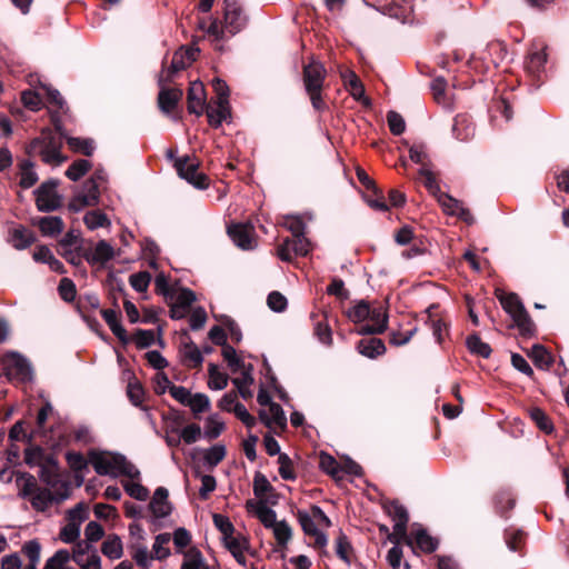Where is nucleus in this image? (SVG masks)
<instances>
[{"instance_id": "obj_52", "label": "nucleus", "mask_w": 569, "mask_h": 569, "mask_svg": "<svg viewBox=\"0 0 569 569\" xmlns=\"http://www.w3.org/2000/svg\"><path fill=\"white\" fill-rule=\"evenodd\" d=\"M320 469L332 477H339L341 467L339 462L328 453L320 455L319 461Z\"/></svg>"}, {"instance_id": "obj_27", "label": "nucleus", "mask_w": 569, "mask_h": 569, "mask_svg": "<svg viewBox=\"0 0 569 569\" xmlns=\"http://www.w3.org/2000/svg\"><path fill=\"white\" fill-rule=\"evenodd\" d=\"M164 83L161 86L163 87ZM182 97V91L179 89H164L162 88L158 96L159 108L164 113H170Z\"/></svg>"}, {"instance_id": "obj_21", "label": "nucleus", "mask_w": 569, "mask_h": 569, "mask_svg": "<svg viewBox=\"0 0 569 569\" xmlns=\"http://www.w3.org/2000/svg\"><path fill=\"white\" fill-rule=\"evenodd\" d=\"M181 361L188 368H199L203 362V356L197 345L189 340L180 347Z\"/></svg>"}, {"instance_id": "obj_17", "label": "nucleus", "mask_w": 569, "mask_h": 569, "mask_svg": "<svg viewBox=\"0 0 569 569\" xmlns=\"http://www.w3.org/2000/svg\"><path fill=\"white\" fill-rule=\"evenodd\" d=\"M206 107L204 87L201 82L194 81L188 90V111L201 116Z\"/></svg>"}, {"instance_id": "obj_26", "label": "nucleus", "mask_w": 569, "mask_h": 569, "mask_svg": "<svg viewBox=\"0 0 569 569\" xmlns=\"http://www.w3.org/2000/svg\"><path fill=\"white\" fill-rule=\"evenodd\" d=\"M452 132L456 139L460 141H468L475 136V126L468 116L458 114L455 118Z\"/></svg>"}, {"instance_id": "obj_23", "label": "nucleus", "mask_w": 569, "mask_h": 569, "mask_svg": "<svg viewBox=\"0 0 569 569\" xmlns=\"http://www.w3.org/2000/svg\"><path fill=\"white\" fill-rule=\"evenodd\" d=\"M206 113L210 126L218 128L230 118V106L227 102L216 101V104H207Z\"/></svg>"}, {"instance_id": "obj_54", "label": "nucleus", "mask_w": 569, "mask_h": 569, "mask_svg": "<svg viewBox=\"0 0 569 569\" xmlns=\"http://www.w3.org/2000/svg\"><path fill=\"white\" fill-rule=\"evenodd\" d=\"M530 417L537 425V427L546 433H550L553 430V425L549 417L539 408H533L530 411Z\"/></svg>"}, {"instance_id": "obj_19", "label": "nucleus", "mask_w": 569, "mask_h": 569, "mask_svg": "<svg viewBox=\"0 0 569 569\" xmlns=\"http://www.w3.org/2000/svg\"><path fill=\"white\" fill-rule=\"evenodd\" d=\"M168 490L163 487L156 489L149 503V508L156 518H164L171 512V505L168 500Z\"/></svg>"}, {"instance_id": "obj_14", "label": "nucleus", "mask_w": 569, "mask_h": 569, "mask_svg": "<svg viewBox=\"0 0 569 569\" xmlns=\"http://www.w3.org/2000/svg\"><path fill=\"white\" fill-rule=\"evenodd\" d=\"M297 517L299 523L303 530V532L312 537L315 539V546L318 548H323L328 543L327 536L322 532V530L318 527V525L313 521L311 516L306 510H298Z\"/></svg>"}, {"instance_id": "obj_55", "label": "nucleus", "mask_w": 569, "mask_h": 569, "mask_svg": "<svg viewBox=\"0 0 569 569\" xmlns=\"http://www.w3.org/2000/svg\"><path fill=\"white\" fill-rule=\"evenodd\" d=\"M181 569H208L201 553L197 550H191L186 553Z\"/></svg>"}, {"instance_id": "obj_64", "label": "nucleus", "mask_w": 569, "mask_h": 569, "mask_svg": "<svg viewBox=\"0 0 569 569\" xmlns=\"http://www.w3.org/2000/svg\"><path fill=\"white\" fill-rule=\"evenodd\" d=\"M387 121H388V126H389L390 131L395 136H400V134H402L405 132V130H406L405 120L396 111H389L388 112Z\"/></svg>"}, {"instance_id": "obj_11", "label": "nucleus", "mask_w": 569, "mask_h": 569, "mask_svg": "<svg viewBox=\"0 0 569 569\" xmlns=\"http://www.w3.org/2000/svg\"><path fill=\"white\" fill-rule=\"evenodd\" d=\"M228 234L233 243L242 250H251L256 246L253 228L249 224H232L228 228Z\"/></svg>"}, {"instance_id": "obj_56", "label": "nucleus", "mask_w": 569, "mask_h": 569, "mask_svg": "<svg viewBox=\"0 0 569 569\" xmlns=\"http://www.w3.org/2000/svg\"><path fill=\"white\" fill-rule=\"evenodd\" d=\"M126 492L133 499L144 501L149 497V490L136 481L123 482Z\"/></svg>"}, {"instance_id": "obj_8", "label": "nucleus", "mask_w": 569, "mask_h": 569, "mask_svg": "<svg viewBox=\"0 0 569 569\" xmlns=\"http://www.w3.org/2000/svg\"><path fill=\"white\" fill-rule=\"evenodd\" d=\"M199 163L189 157L178 158L174 161V168L180 178L188 181L197 189H207L209 179L204 173L198 171Z\"/></svg>"}, {"instance_id": "obj_15", "label": "nucleus", "mask_w": 569, "mask_h": 569, "mask_svg": "<svg viewBox=\"0 0 569 569\" xmlns=\"http://www.w3.org/2000/svg\"><path fill=\"white\" fill-rule=\"evenodd\" d=\"M406 539V542L408 546H413V542L416 543V546L422 551V552H426V553H431L433 551L437 550L438 546H439V541L437 538L432 537L429 535V532L422 528V527H417L415 528L412 531H411V536Z\"/></svg>"}, {"instance_id": "obj_60", "label": "nucleus", "mask_w": 569, "mask_h": 569, "mask_svg": "<svg viewBox=\"0 0 569 569\" xmlns=\"http://www.w3.org/2000/svg\"><path fill=\"white\" fill-rule=\"evenodd\" d=\"M58 291L62 300L72 302L76 299L77 290L73 281L69 278H62L58 286Z\"/></svg>"}, {"instance_id": "obj_59", "label": "nucleus", "mask_w": 569, "mask_h": 569, "mask_svg": "<svg viewBox=\"0 0 569 569\" xmlns=\"http://www.w3.org/2000/svg\"><path fill=\"white\" fill-rule=\"evenodd\" d=\"M150 281L151 276L148 271L133 273L129 278L131 287L138 292H144L148 289Z\"/></svg>"}, {"instance_id": "obj_22", "label": "nucleus", "mask_w": 569, "mask_h": 569, "mask_svg": "<svg viewBox=\"0 0 569 569\" xmlns=\"http://www.w3.org/2000/svg\"><path fill=\"white\" fill-rule=\"evenodd\" d=\"M224 545L227 549L231 552L236 561L240 566L246 567L247 559L244 553L250 548L249 540L243 535H237L234 538H230V540Z\"/></svg>"}, {"instance_id": "obj_43", "label": "nucleus", "mask_w": 569, "mask_h": 569, "mask_svg": "<svg viewBox=\"0 0 569 569\" xmlns=\"http://www.w3.org/2000/svg\"><path fill=\"white\" fill-rule=\"evenodd\" d=\"M90 161L86 159H78L69 166L66 171V176L72 181H78L90 170Z\"/></svg>"}, {"instance_id": "obj_31", "label": "nucleus", "mask_w": 569, "mask_h": 569, "mask_svg": "<svg viewBox=\"0 0 569 569\" xmlns=\"http://www.w3.org/2000/svg\"><path fill=\"white\" fill-rule=\"evenodd\" d=\"M10 242L16 249L22 250L34 242V234L27 228L17 227L10 232Z\"/></svg>"}, {"instance_id": "obj_9", "label": "nucleus", "mask_w": 569, "mask_h": 569, "mask_svg": "<svg viewBox=\"0 0 569 569\" xmlns=\"http://www.w3.org/2000/svg\"><path fill=\"white\" fill-rule=\"evenodd\" d=\"M58 181L43 182L36 191V204L39 211H54L61 206V197L57 192Z\"/></svg>"}, {"instance_id": "obj_4", "label": "nucleus", "mask_w": 569, "mask_h": 569, "mask_svg": "<svg viewBox=\"0 0 569 569\" xmlns=\"http://www.w3.org/2000/svg\"><path fill=\"white\" fill-rule=\"evenodd\" d=\"M61 137H57L51 129H42L41 134L34 138L27 147L31 157L39 156L46 164L58 167L67 160L61 153Z\"/></svg>"}, {"instance_id": "obj_13", "label": "nucleus", "mask_w": 569, "mask_h": 569, "mask_svg": "<svg viewBox=\"0 0 569 569\" xmlns=\"http://www.w3.org/2000/svg\"><path fill=\"white\" fill-rule=\"evenodd\" d=\"M326 69L319 62H310L303 68V84L306 92L322 90Z\"/></svg>"}, {"instance_id": "obj_5", "label": "nucleus", "mask_w": 569, "mask_h": 569, "mask_svg": "<svg viewBox=\"0 0 569 569\" xmlns=\"http://www.w3.org/2000/svg\"><path fill=\"white\" fill-rule=\"evenodd\" d=\"M3 370L10 380L19 382L30 381L32 379V368L27 358L18 352H7L1 360Z\"/></svg>"}, {"instance_id": "obj_2", "label": "nucleus", "mask_w": 569, "mask_h": 569, "mask_svg": "<svg viewBox=\"0 0 569 569\" xmlns=\"http://www.w3.org/2000/svg\"><path fill=\"white\" fill-rule=\"evenodd\" d=\"M247 24V16L244 14L238 0H224L223 23L217 19L204 29L201 23L200 28L214 41H223L240 32Z\"/></svg>"}, {"instance_id": "obj_39", "label": "nucleus", "mask_w": 569, "mask_h": 569, "mask_svg": "<svg viewBox=\"0 0 569 569\" xmlns=\"http://www.w3.org/2000/svg\"><path fill=\"white\" fill-rule=\"evenodd\" d=\"M371 308L368 302L361 300L347 311V317L355 323H360L369 318Z\"/></svg>"}, {"instance_id": "obj_41", "label": "nucleus", "mask_w": 569, "mask_h": 569, "mask_svg": "<svg viewBox=\"0 0 569 569\" xmlns=\"http://www.w3.org/2000/svg\"><path fill=\"white\" fill-rule=\"evenodd\" d=\"M529 357L533 363L540 369H548L551 365V355L547 349L540 345H535L531 348Z\"/></svg>"}, {"instance_id": "obj_62", "label": "nucleus", "mask_w": 569, "mask_h": 569, "mask_svg": "<svg viewBox=\"0 0 569 569\" xmlns=\"http://www.w3.org/2000/svg\"><path fill=\"white\" fill-rule=\"evenodd\" d=\"M68 522L81 527V523L88 518V508L84 503L80 502L74 508L70 509L67 515Z\"/></svg>"}, {"instance_id": "obj_30", "label": "nucleus", "mask_w": 569, "mask_h": 569, "mask_svg": "<svg viewBox=\"0 0 569 569\" xmlns=\"http://www.w3.org/2000/svg\"><path fill=\"white\" fill-rule=\"evenodd\" d=\"M114 256L113 248L104 240L99 241L92 252L87 256L90 263H106Z\"/></svg>"}, {"instance_id": "obj_50", "label": "nucleus", "mask_w": 569, "mask_h": 569, "mask_svg": "<svg viewBox=\"0 0 569 569\" xmlns=\"http://www.w3.org/2000/svg\"><path fill=\"white\" fill-rule=\"evenodd\" d=\"M222 357L232 372L246 369L244 362L237 356V351L233 347L226 345L222 349Z\"/></svg>"}, {"instance_id": "obj_28", "label": "nucleus", "mask_w": 569, "mask_h": 569, "mask_svg": "<svg viewBox=\"0 0 569 569\" xmlns=\"http://www.w3.org/2000/svg\"><path fill=\"white\" fill-rule=\"evenodd\" d=\"M357 350L365 357L376 358L386 352V346L379 338L361 339L357 346Z\"/></svg>"}, {"instance_id": "obj_6", "label": "nucleus", "mask_w": 569, "mask_h": 569, "mask_svg": "<svg viewBox=\"0 0 569 569\" xmlns=\"http://www.w3.org/2000/svg\"><path fill=\"white\" fill-rule=\"evenodd\" d=\"M199 53V49L197 48H180L174 52L171 63L167 69H163L159 76V86L171 81L172 77L184 70L188 66H190Z\"/></svg>"}, {"instance_id": "obj_47", "label": "nucleus", "mask_w": 569, "mask_h": 569, "mask_svg": "<svg viewBox=\"0 0 569 569\" xmlns=\"http://www.w3.org/2000/svg\"><path fill=\"white\" fill-rule=\"evenodd\" d=\"M83 221L90 230L108 226V217L100 210H92L84 214Z\"/></svg>"}, {"instance_id": "obj_44", "label": "nucleus", "mask_w": 569, "mask_h": 569, "mask_svg": "<svg viewBox=\"0 0 569 569\" xmlns=\"http://www.w3.org/2000/svg\"><path fill=\"white\" fill-rule=\"evenodd\" d=\"M467 347L471 353L482 358H488L491 355L490 346L483 342L477 335L467 338Z\"/></svg>"}, {"instance_id": "obj_40", "label": "nucleus", "mask_w": 569, "mask_h": 569, "mask_svg": "<svg viewBox=\"0 0 569 569\" xmlns=\"http://www.w3.org/2000/svg\"><path fill=\"white\" fill-rule=\"evenodd\" d=\"M547 62V54L543 50L531 52L526 62L527 70L533 76H539Z\"/></svg>"}, {"instance_id": "obj_33", "label": "nucleus", "mask_w": 569, "mask_h": 569, "mask_svg": "<svg viewBox=\"0 0 569 569\" xmlns=\"http://www.w3.org/2000/svg\"><path fill=\"white\" fill-rule=\"evenodd\" d=\"M251 367L248 369H242L241 375L237 378L232 379V383L237 388L238 393L244 399L248 400L252 397V391L250 386L253 383V378L250 373Z\"/></svg>"}, {"instance_id": "obj_38", "label": "nucleus", "mask_w": 569, "mask_h": 569, "mask_svg": "<svg viewBox=\"0 0 569 569\" xmlns=\"http://www.w3.org/2000/svg\"><path fill=\"white\" fill-rule=\"evenodd\" d=\"M226 455V446L221 443H216L212 447L204 450L203 461L207 466L213 468L224 459Z\"/></svg>"}, {"instance_id": "obj_32", "label": "nucleus", "mask_w": 569, "mask_h": 569, "mask_svg": "<svg viewBox=\"0 0 569 569\" xmlns=\"http://www.w3.org/2000/svg\"><path fill=\"white\" fill-rule=\"evenodd\" d=\"M38 226L42 234L48 237L58 236L63 230L62 219L56 216L40 218L38 221Z\"/></svg>"}, {"instance_id": "obj_20", "label": "nucleus", "mask_w": 569, "mask_h": 569, "mask_svg": "<svg viewBox=\"0 0 569 569\" xmlns=\"http://www.w3.org/2000/svg\"><path fill=\"white\" fill-rule=\"evenodd\" d=\"M260 420L268 427L276 426L283 428L287 425L286 415L278 403H270L269 407L261 409L259 412Z\"/></svg>"}, {"instance_id": "obj_34", "label": "nucleus", "mask_w": 569, "mask_h": 569, "mask_svg": "<svg viewBox=\"0 0 569 569\" xmlns=\"http://www.w3.org/2000/svg\"><path fill=\"white\" fill-rule=\"evenodd\" d=\"M208 387L211 390H222L228 386L229 378L227 373L221 372L217 365L209 363L208 366Z\"/></svg>"}, {"instance_id": "obj_35", "label": "nucleus", "mask_w": 569, "mask_h": 569, "mask_svg": "<svg viewBox=\"0 0 569 569\" xmlns=\"http://www.w3.org/2000/svg\"><path fill=\"white\" fill-rule=\"evenodd\" d=\"M38 181V174L34 170V163L30 160H23L20 163V182L19 184L29 189Z\"/></svg>"}, {"instance_id": "obj_51", "label": "nucleus", "mask_w": 569, "mask_h": 569, "mask_svg": "<svg viewBox=\"0 0 569 569\" xmlns=\"http://www.w3.org/2000/svg\"><path fill=\"white\" fill-rule=\"evenodd\" d=\"M187 407L191 409L193 415H199L210 409V399L207 395L198 392L191 396Z\"/></svg>"}, {"instance_id": "obj_57", "label": "nucleus", "mask_w": 569, "mask_h": 569, "mask_svg": "<svg viewBox=\"0 0 569 569\" xmlns=\"http://www.w3.org/2000/svg\"><path fill=\"white\" fill-rule=\"evenodd\" d=\"M419 176L422 178L423 186L428 189V191L432 194H440V187L437 182V179L429 167H421L419 169Z\"/></svg>"}, {"instance_id": "obj_45", "label": "nucleus", "mask_w": 569, "mask_h": 569, "mask_svg": "<svg viewBox=\"0 0 569 569\" xmlns=\"http://www.w3.org/2000/svg\"><path fill=\"white\" fill-rule=\"evenodd\" d=\"M170 302L189 309L196 300V295L192 290L182 288L176 292H172L169 297Z\"/></svg>"}, {"instance_id": "obj_29", "label": "nucleus", "mask_w": 569, "mask_h": 569, "mask_svg": "<svg viewBox=\"0 0 569 569\" xmlns=\"http://www.w3.org/2000/svg\"><path fill=\"white\" fill-rule=\"evenodd\" d=\"M341 78L345 87L356 100H365V88L358 76L352 70L347 69L341 72Z\"/></svg>"}, {"instance_id": "obj_53", "label": "nucleus", "mask_w": 569, "mask_h": 569, "mask_svg": "<svg viewBox=\"0 0 569 569\" xmlns=\"http://www.w3.org/2000/svg\"><path fill=\"white\" fill-rule=\"evenodd\" d=\"M438 202L441 206L443 212L448 216L456 217L457 211L462 206V202L452 198L447 193H440L438 196Z\"/></svg>"}, {"instance_id": "obj_49", "label": "nucleus", "mask_w": 569, "mask_h": 569, "mask_svg": "<svg viewBox=\"0 0 569 569\" xmlns=\"http://www.w3.org/2000/svg\"><path fill=\"white\" fill-rule=\"evenodd\" d=\"M352 550V546L349 542L348 537L340 532L336 539V553L337 556L343 560L347 565L351 563L350 552Z\"/></svg>"}, {"instance_id": "obj_7", "label": "nucleus", "mask_w": 569, "mask_h": 569, "mask_svg": "<svg viewBox=\"0 0 569 569\" xmlns=\"http://www.w3.org/2000/svg\"><path fill=\"white\" fill-rule=\"evenodd\" d=\"M498 298L502 308L510 315L517 327L522 331H529L531 321L519 297L516 293H506L499 295Z\"/></svg>"}, {"instance_id": "obj_3", "label": "nucleus", "mask_w": 569, "mask_h": 569, "mask_svg": "<svg viewBox=\"0 0 569 569\" xmlns=\"http://www.w3.org/2000/svg\"><path fill=\"white\" fill-rule=\"evenodd\" d=\"M89 461L99 476L112 478L124 476L132 480L140 477L139 469L123 455L117 452L92 451L89 455Z\"/></svg>"}, {"instance_id": "obj_1", "label": "nucleus", "mask_w": 569, "mask_h": 569, "mask_svg": "<svg viewBox=\"0 0 569 569\" xmlns=\"http://www.w3.org/2000/svg\"><path fill=\"white\" fill-rule=\"evenodd\" d=\"M16 486L18 497L29 499L31 507L38 512H46L52 505H59L70 496L67 483L62 485V491L52 492L48 488L40 487L31 473H19Z\"/></svg>"}, {"instance_id": "obj_46", "label": "nucleus", "mask_w": 569, "mask_h": 569, "mask_svg": "<svg viewBox=\"0 0 569 569\" xmlns=\"http://www.w3.org/2000/svg\"><path fill=\"white\" fill-rule=\"evenodd\" d=\"M170 541V536L168 533H159L153 542L152 551H153V558L158 560H162L170 555V550L167 547V545Z\"/></svg>"}, {"instance_id": "obj_12", "label": "nucleus", "mask_w": 569, "mask_h": 569, "mask_svg": "<svg viewBox=\"0 0 569 569\" xmlns=\"http://www.w3.org/2000/svg\"><path fill=\"white\" fill-rule=\"evenodd\" d=\"M388 515L395 521L393 525V537L398 542L401 538H407V525L409 521V515L407 509L397 501L391 502L387 507Z\"/></svg>"}, {"instance_id": "obj_36", "label": "nucleus", "mask_w": 569, "mask_h": 569, "mask_svg": "<svg viewBox=\"0 0 569 569\" xmlns=\"http://www.w3.org/2000/svg\"><path fill=\"white\" fill-rule=\"evenodd\" d=\"M49 458L46 451L39 446H31L24 450V462L29 467H44Z\"/></svg>"}, {"instance_id": "obj_42", "label": "nucleus", "mask_w": 569, "mask_h": 569, "mask_svg": "<svg viewBox=\"0 0 569 569\" xmlns=\"http://www.w3.org/2000/svg\"><path fill=\"white\" fill-rule=\"evenodd\" d=\"M224 430V422L217 416L211 415L207 418L203 436L213 440L217 439Z\"/></svg>"}, {"instance_id": "obj_16", "label": "nucleus", "mask_w": 569, "mask_h": 569, "mask_svg": "<svg viewBox=\"0 0 569 569\" xmlns=\"http://www.w3.org/2000/svg\"><path fill=\"white\" fill-rule=\"evenodd\" d=\"M54 128L61 138H64L69 148L73 152L91 156L94 151V141L90 138H76L67 136L64 129L59 121H54Z\"/></svg>"}, {"instance_id": "obj_58", "label": "nucleus", "mask_w": 569, "mask_h": 569, "mask_svg": "<svg viewBox=\"0 0 569 569\" xmlns=\"http://www.w3.org/2000/svg\"><path fill=\"white\" fill-rule=\"evenodd\" d=\"M69 560V551L66 549H60L47 560L43 569H66L64 566Z\"/></svg>"}, {"instance_id": "obj_63", "label": "nucleus", "mask_w": 569, "mask_h": 569, "mask_svg": "<svg viewBox=\"0 0 569 569\" xmlns=\"http://www.w3.org/2000/svg\"><path fill=\"white\" fill-rule=\"evenodd\" d=\"M274 538L280 546L287 545L291 539V528L286 521H278L272 528Z\"/></svg>"}, {"instance_id": "obj_37", "label": "nucleus", "mask_w": 569, "mask_h": 569, "mask_svg": "<svg viewBox=\"0 0 569 569\" xmlns=\"http://www.w3.org/2000/svg\"><path fill=\"white\" fill-rule=\"evenodd\" d=\"M101 551L109 559L116 560L121 558L123 553L121 539L118 536L109 537L103 541Z\"/></svg>"}, {"instance_id": "obj_24", "label": "nucleus", "mask_w": 569, "mask_h": 569, "mask_svg": "<svg viewBox=\"0 0 569 569\" xmlns=\"http://www.w3.org/2000/svg\"><path fill=\"white\" fill-rule=\"evenodd\" d=\"M101 316L103 320L109 326L112 333L123 343H128L129 338L126 329L122 327L120 321V313L114 309H103L101 310Z\"/></svg>"}, {"instance_id": "obj_25", "label": "nucleus", "mask_w": 569, "mask_h": 569, "mask_svg": "<svg viewBox=\"0 0 569 569\" xmlns=\"http://www.w3.org/2000/svg\"><path fill=\"white\" fill-rule=\"evenodd\" d=\"M381 9H383L385 13L400 20L402 23L412 21V6L407 0H403L402 4L388 0L387 6H382Z\"/></svg>"}, {"instance_id": "obj_61", "label": "nucleus", "mask_w": 569, "mask_h": 569, "mask_svg": "<svg viewBox=\"0 0 569 569\" xmlns=\"http://www.w3.org/2000/svg\"><path fill=\"white\" fill-rule=\"evenodd\" d=\"M257 515L259 520L263 523L266 528H273L277 525V515L276 511L266 505H260L257 508Z\"/></svg>"}, {"instance_id": "obj_48", "label": "nucleus", "mask_w": 569, "mask_h": 569, "mask_svg": "<svg viewBox=\"0 0 569 569\" xmlns=\"http://www.w3.org/2000/svg\"><path fill=\"white\" fill-rule=\"evenodd\" d=\"M213 523L217 527V529L222 533L224 543L228 542L230 538L236 537L233 535V525L231 523L228 517L214 513Z\"/></svg>"}, {"instance_id": "obj_18", "label": "nucleus", "mask_w": 569, "mask_h": 569, "mask_svg": "<svg viewBox=\"0 0 569 569\" xmlns=\"http://www.w3.org/2000/svg\"><path fill=\"white\" fill-rule=\"evenodd\" d=\"M370 323L359 328V335H377L382 333L387 329L388 316L381 308L371 309V315L367 319Z\"/></svg>"}, {"instance_id": "obj_10", "label": "nucleus", "mask_w": 569, "mask_h": 569, "mask_svg": "<svg viewBox=\"0 0 569 569\" xmlns=\"http://www.w3.org/2000/svg\"><path fill=\"white\" fill-rule=\"evenodd\" d=\"M99 183L97 179H88L82 187V190L76 194L69 202V208L79 212L86 207L98 204L100 198Z\"/></svg>"}]
</instances>
